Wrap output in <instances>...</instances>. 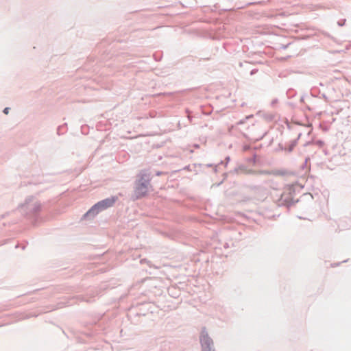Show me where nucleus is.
<instances>
[{"label": "nucleus", "instance_id": "obj_1", "mask_svg": "<svg viewBox=\"0 0 351 351\" xmlns=\"http://www.w3.org/2000/svg\"><path fill=\"white\" fill-rule=\"evenodd\" d=\"M117 201V197H112L110 198H107L104 200H101L95 204L86 214V215H88L90 214H97L99 211L106 209L109 207L113 206V204Z\"/></svg>", "mask_w": 351, "mask_h": 351}, {"label": "nucleus", "instance_id": "obj_2", "mask_svg": "<svg viewBox=\"0 0 351 351\" xmlns=\"http://www.w3.org/2000/svg\"><path fill=\"white\" fill-rule=\"evenodd\" d=\"M200 342L202 345V351H215L213 348V342L207 334H202Z\"/></svg>", "mask_w": 351, "mask_h": 351}, {"label": "nucleus", "instance_id": "obj_3", "mask_svg": "<svg viewBox=\"0 0 351 351\" xmlns=\"http://www.w3.org/2000/svg\"><path fill=\"white\" fill-rule=\"evenodd\" d=\"M147 189V184L141 183L138 184V186L136 189V194L137 197H142L145 195Z\"/></svg>", "mask_w": 351, "mask_h": 351}, {"label": "nucleus", "instance_id": "obj_4", "mask_svg": "<svg viewBox=\"0 0 351 351\" xmlns=\"http://www.w3.org/2000/svg\"><path fill=\"white\" fill-rule=\"evenodd\" d=\"M274 176H284L288 174L286 170H274L271 173Z\"/></svg>", "mask_w": 351, "mask_h": 351}, {"label": "nucleus", "instance_id": "obj_5", "mask_svg": "<svg viewBox=\"0 0 351 351\" xmlns=\"http://www.w3.org/2000/svg\"><path fill=\"white\" fill-rule=\"evenodd\" d=\"M9 110H10V108H5L4 109V110H3V112H4L5 114H8V112H9Z\"/></svg>", "mask_w": 351, "mask_h": 351}]
</instances>
